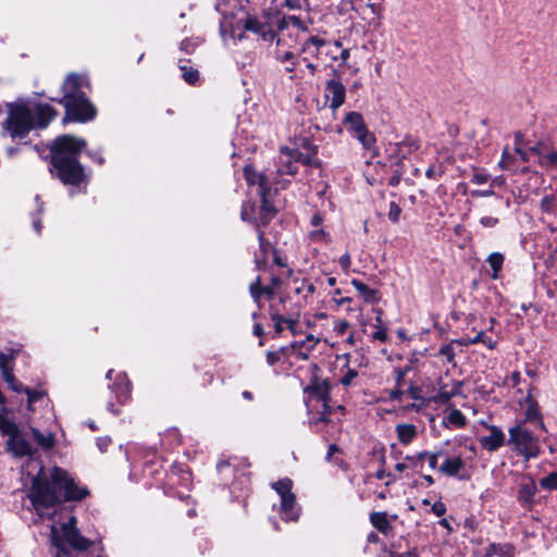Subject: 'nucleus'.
Wrapping results in <instances>:
<instances>
[{
	"label": "nucleus",
	"instance_id": "nucleus-1",
	"mask_svg": "<svg viewBox=\"0 0 557 557\" xmlns=\"http://www.w3.org/2000/svg\"><path fill=\"white\" fill-rule=\"evenodd\" d=\"M87 495L84 487H78L74 479L59 467H53L48 473L40 469L33 479L29 498L36 512L44 517L46 511L64 502L79 500Z\"/></svg>",
	"mask_w": 557,
	"mask_h": 557
},
{
	"label": "nucleus",
	"instance_id": "nucleus-2",
	"mask_svg": "<svg viewBox=\"0 0 557 557\" xmlns=\"http://www.w3.org/2000/svg\"><path fill=\"white\" fill-rule=\"evenodd\" d=\"M304 392L310 424L318 432L333 434L343 407L332 401L331 385L327 379L313 375Z\"/></svg>",
	"mask_w": 557,
	"mask_h": 557
},
{
	"label": "nucleus",
	"instance_id": "nucleus-3",
	"mask_svg": "<svg viewBox=\"0 0 557 557\" xmlns=\"http://www.w3.org/2000/svg\"><path fill=\"white\" fill-rule=\"evenodd\" d=\"M86 143L72 135L58 137L51 148L52 164L58 176L64 184L79 185L85 180V173L77 157Z\"/></svg>",
	"mask_w": 557,
	"mask_h": 557
},
{
	"label": "nucleus",
	"instance_id": "nucleus-4",
	"mask_svg": "<svg viewBox=\"0 0 557 557\" xmlns=\"http://www.w3.org/2000/svg\"><path fill=\"white\" fill-rule=\"evenodd\" d=\"M57 115V111L48 104L29 106L23 102L8 106L5 131L15 138L25 137L35 125L47 126Z\"/></svg>",
	"mask_w": 557,
	"mask_h": 557
},
{
	"label": "nucleus",
	"instance_id": "nucleus-5",
	"mask_svg": "<svg viewBox=\"0 0 557 557\" xmlns=\"http://www.w3.org/2000/svg\"><path fill=\"white\" fill-rule=\"evenodd\" d=\"M89 89L85 77L77 74H69L62 85L63 97L59 100L66 111V121L88 122L96 116V108L87 98Z\"/></svg>",
	"mask_w": 557,
	"mask_h": 557
},
{
	"label": "nucleus",
	"instance_id": "nucleus-6",
	"mask_svg": "<svg viewBox=\"0 0 557 557\" xmlns=\"http://www.w3.org/2000/svg\"><path fill=\"white\" fill-rule=\"evenodd\" d=\"M325 319L326 314L323 312L317 313L312 319L301 318L299 314L287 319L281 317V337H293L289 343L293 354L306 359L320 341V337L312 333V329L318 320Z\"/></svg>",
	"mask_w": 557,
	"mask_h": 557
},
{
	"label": "nucleus",
	"instance_id": "nucleus-7",
	"mask_svg": "<svg viewBox=\"0 0 557 557\" xmlns=\"http://www.w3.org/2000/svg\"><path fill=\"white\" fill-rule=\"evenodd\" d=\"M77 520L74 516L60 524H51V542L59 549H64L65 546H71L77 550L88 549L94 541L81 535L76 528Z\"/></svg>",
	"mask_w": 557,
	"mask_h": 557
},
{
	"label": "nucleus",
	"instance_id": "nucleus-8",
	"mask_svg": "<svg viewBox=\"0 0 557 557\" xmlns=\"http://www.w3.org/2000/svg\"><path fill=\"white\" fill-rule=\"evenodd\" d=\"M244 174L249 185H257L256 191L260 195L262 201L259 221L262 226H265L276 214L275 201L273 199L275 193L265 188L263 176L256 173L250 165L244 168Z\"/></svg>",
	"mask_w": 557,
	"mask_h": 557
},
{
	"label": "nucleus",
	"instance_id": "nucleus-9",
	"mask_svg": "<svg viewBox=\"0 0 557 557\" xmlns=\"http://www.w3.org/2000/svg\"><path fill=\"white\" fill-rule=\"evenodd\" d=\"M244 28L259 35L263 40H273L278 28V9L270 8L262 16H247Z\"/></svg>",
	"mask_w": 557,
	"mask_h": 557
},
{
	"label": "nucleus",
	"instance_id": "nucleus-10",
	"mask_svg": "<svg viewBox=\"0 0 557 557\" xmlns=\"http://www.w3.org/2000/svg\"><path fill=\"white\" fill-rule=\"evenodd\" d=\"M0 431L8 435V450L16 457L32 456L35 453L33 446L23 437L17 426L0 414Z\"/></svg>",
	"mask_w": 557,
	"mask_h": 557
},
{
	"label": "nucleus",
	"instance_id": "nucleus-11",
	"mask_svg": "<svg viewBox=\"0 0 557 557\" xmlns=\"http://www.w3.org/2000/svg\"><path fill=\"white\" fill-rule=\"evenodd\" d=\"M508 443L512 444L527 459L536 457L540 451L537 438L521 424L509 429Z\"/></svg>",
	"mask_w": 557,
	"mask_h": 557
},
{
	"label": "nucleus",
	"instance_id": "nucleus-12",
	"mask_svg": "<svg viewBox=\"0 0 557 557\" xmlns=\"http://www.w3.org/2000/svg\"><path fill=\"white\" fill-rule=\"evenodd\" d=\"M281 486V518L287 521L297 520L299 517V508L296 506L295 495L290 493L292 481L283 479Z\"/></svg>",
	"mask_w": 557,
	"mask_h": 557
},
{
	"label": "nucleus",
	"instance_id": "nucleus-13",
	"mask_svg": "<svg viewBox=\"0 0 557 557\" xmlns=\"http://www.w3.org/2000/svg\"><path fill=\"white\" fill-rule=\"evenodd\" d=\"M325 97L330 99V109L335 117L337 109L345 102L346 88L338 79H330L325 86Z\"/></svg>",
	"mask_w": 557,
	"mask_h": 557
},
{
	"label": "nucleus",
	"instance_id": "nucleus-14",
	"mask_svg": "<svg viewBox=\"0 0 557 557\" xmlns=\"http://www.w3.org/2000/svg\"><path fill=\"white\" fill-rule=\"evenodd\" d=\"M419 149V143L412 137H406L400 143L389 145V156L399 162Z\"/></svg>",
	"mask_w": 557,
	"mask_h": 557
},
{
	"label": "nucleus",
	"instance_id": "nucleus-15",
	"mask_svg": "<svg viewBox=\"0 0 557 557\" xmlns=\"http://www.w3.org/2000/svg\"><path fill=\"white\" fill-rule=\"evenodd\" d=\"M490 434L480 438L482 447L488 451H495L505 444L504 432L495 426H488Z\"/></svg>",
	"mask_w": 557,
	"mask_h": 557
},
{
	"label": "nucleus",
	"instance_id": "nucleus-16",
	"mask_svg": "<svg viewBox=\"0 0 557 557\" xmlns=\"http://www.w3.org/2000/svg\"><path fill=\"white\" fill-rule=\"evenodd\" d=\"M537 493V486L533 480L524 481L520 484L518 490V502L522 507L531 509L534 504V498Z\"/></svg>",
	"mask_w": 557,
	"mask_h": 557
},
{
	"label": "nucleus",
	"instance_id": "nucleus-17",
	"mask_svg": "<svg viewBox=\"0 0 557 557\" xmlns=\"http://www.w3.org/2000/svg\"><path fill=\"white\" fill-rule=\"evenodd\" d=\"M113 392L115 393L120 404H124L128 399L131 394V382L126 374L120 373L116 375L113 383Z\"/></svg>",
	"mask_w": 557,
	"mask_h": 557
},
{
	"label": "nucleus",
	"instance_id": "nucleus-18",
	"mask_svg": "<svg viewBox=\"0 0 557 557\" xmlns=\"http://www.w3.org/2000/svg\"><path fill=\"white\" fill-rule=\"evenodd\" d=\"M465 468V461L460 456L446 458L445 461L438 467V471L448 476H457Z\"/></svg>",
	"mask_w": 557,
	"mask_h": 557
},
{
	"label": "nucleus",
	"instance_id": "nucleus-19",
	"mask_svg": "<svg viewBox=\"0 0 557 557\" xmlns=\"http://www.w3.org/2000/svg\"><path fill=\"white\" fill-rule=\"evenodd\" d=\"M11 360L12 355L0 354V369L2 370V376L12 389L21 392V385L15 382L14 375L12 374V370L9 366Z\"/></svg>",
	"mask_w": 557,
	"mask_h": 557
},
{
	"label": "nucleus",
	"instance_id": "nucleus-20",
	"mask_svg": "<svg viewBox=\"0 0 557 557\" xmlns=\"http://www.w3.org/2000/svg\"><path fill=\"white\" fill-rule=\"evenodd\" d=\"M396 433L399 442L407 445L416 437L417 428L410 423H400L396 425Z\"/></svg>",
	"mask_w": 557,
	"mask_h": 557
},
{
	"label": "nucleus",
	"instance_id": "nucleus-21",
	"mask_svg": "<svg viewBox=\"0 0 557 557\" xmlns=\"http://www.w3.org/2000/svg\"><path fill=\"white\" fill-rule=\"evenodd\" d=\"M461 346H469L478 343H482L488 349H494L496 347V342H494L491 337L486 336V334L481 331L474 337H463L457 342Z\"/></svg>",
	"mask_w": 557,
	"mask_h": 557
},
{
	"label": "nucleus",
	"instance_id": "nucleus-22",
	"mask_svg": "<svg viewBox=\"0 0 557 557\" xmlns=\"http://www.w3.org/2000/svg\"><path fill=\"white\" fill-rule=\"evenodd\" d=\"M30 432L33 434L34 440L42 449H51L54 446V435L51 432H40L36 428H32Z\"/></svg>",
	"mask_w": 557,
	"mask_h": 557
},
{
	"label": "nucleus",
	"instance_id": "nucleus-23",
	"mask_svg": "<svg viewBox=\"0 0 557 557\" xmlns=\"http://www.w3.org/2000/svg\"><path fill=\"white\" fill-rule=\"evenodd\" d=\"M344 123L347 125V127L354 132L356 135L357 133L362 132V129L366 128L363 117L358 112H349L344 117Z\"/></svg>",
	"mask_w": 557,
	"mask_h": 557
},
{
	"label": "nucleus",
	"instance_id": "nucleus-24",
	"mask_svg": "<svg viewBox=\"0 0 557 557\" xmlns=\"http://www.w3.org/2000/svg\"><path fill=\"white\" fill-rule=\"evenodd\" d=\"M459 393H460V384L459 383H455L450 386L443 385V386H441L438 393L434 397V400L437 403L445 404Z\"/></svg>",
	"mask_w": 557,
	"mask_h": 557
},
{
	"label": "nucleus",
	"instance_id": "nucleus-25",
	"mask_svg": "<svg viewBox=\"0 0 557 557\" xmlns=\"http://www.w3.org/2000/svg\"><path fill=\"white\" fill-rule=\"evenodd\" d=\"M370 520L373 527L383 533H388L389 530L392 529V525L385 512H373L370 516Z\"/></svg>",
	"mask_w": 557,
	"mask_h": 557
},
{
	"label": "nucleus",
	"instance_id": "nucleus-26",
	"mask_svg": "<svg viewBox=\"0 0 557 557\" xmlns=\"http://www.w3.org/2000/svg\"><path fill=\"white\" fill-rule=\"evenodd\" d=\"M352 285L360 293V295L363 297L366 301L375 302L377 300L376 292L370 288L364 283L354 280Z\"/></svg>",
	"mask_w": 557,
	"mask_h": 557
},
{
	"label": "nucleus",
	"instance_id": "nucleus-27",
	"mask_svg": "<svg viewBox=\"0 0 557 557\" xmlns=\"http://www.w3.org/2000/svg\"><path fill=\"white\" fill-rule=\"evenodd\" d=\"M487 263L493 269L492 277L496 280L504 263V256L499 252H493L487 257Z\"/></svg>",
	"mask_w": 557,
	"mask_h": 557
},
{
	"label": "nucleus",
	"instance_id": "nucleus-28",
	"mask_svg": "<svg viewBox=\"0 0 557 557\" xmlns=\"http://www.w3.org/2000/svg\"><path fill=\"white\" fill-rule=\"evenodd\" d=\"M367 9L371 12L373 17L369 21V24L377 28L381 26L383 8L377 3H368Z\"/></svg>",
	"mask_w": 557,
	"mask_h": 557
},
{
	"label": "nucleus",
	"instance_id": "nucleus-29",
	"mask_svg": "<svg viewBox=\"0 0 557 557\" xmlns=\"http://www.w3.org/2000/svg\"><path fill=\"white\" fill-rule=\"evenodd\" d=\"M445 423L455 426H463L466 424V418L460 410L454 409L445 417Z\"/></svg>",
	"mask_w": 557,
	"mask_h": 557
},
{
	"label": "nucleus",
	"instance_id": "nucleus-30",
	"mask_svg": "<svg viewBox=\"0 0 557 557\" xmlns=\"http://www.w3.org/2000/svg\"><path fill=\"white\" fill-rule=\"evenodd\" d=\"M524 404L527 406L525 417L528 420H535L539 418V410L536 403L532 399L531 394L529 393L524 397Z\"/></svg>",
	"mask_w": 557,
	"mask_h": 557
},
{
	"label": "nucleus",
	"instance_id": "nucleus-31",
	"mask_svg": "<svg viewBox=\"0 0 557 557\" xmlns=\"http://www.w3.org/2000/svg\"><path fill=\"white\" fill-rule=\"evenodd\" d=\"M442 456V451L438 450V451H434V453H429V451H422V453H419L417 458L419 460H422V459H426L428 460V463H429V467L432 469V470H435L437 469L438 470V467H437V459L438 457Z\"/></svg>",
	"mask_w": 557,
	"mask_h": 557
},
{
	"label": "nucleus",
	"instance_id": "nucleus-32",
	"mask_svg": "<svg viewBox=\"0 0 557 557\" xmlns=\"http://www.w3.org/2000/svg\"><path fill=\"white\" fill-rule=\"evenodd\" d=\"M304 287H307L309 292H312L313 287L311 284H307L304 281L299 282L298 280H294L293 282L285 283V292L290 293L294 292L299 294Z\"/></svg>",
	"mask_w": 557,
	"mask_h": 557
},
{
	"label": "nucleus",
	"instance_id": "nucleus-33",
	"mask_svg": "<svg viewBox=\"0 0 557 557\" xmlns=\"http://www.w3.org/2000/svg\"><path fill=\"white\" fill-rule=\"evenodd\" d=\"M180 69L183 73V78L186 83L195 84L198 81L199 73L196 69L187 65H180Z\"/></svg>",
	"mask_w": 557,
	"mask_h": 557
},
{
	"label": "nucleus",
	"instance_id": "nucleus-34",
	"mask_svg": "<svg viewBox=\"0 0 557 557\" xmlns=\"http://www.w3.org/2000/svg\"><path fill=\"white\" fill-rule=\"evenodd\" d=\"M539 161L543 166L557 169V151L541 154Z\"/></svg>",
	"mask_w": 557,
	"mask_h": 557
},
{
	"label": "nucleus",
	"instance_id": "nucleus-35",
	"mask_svg": "<svg viewBox=\"0 0 557 557\" xmlns=\"http://www.w3.org/2000/svg\"><path fill=\"white\" fill-rule=\"evenodd\" d=\"M355 136L366 149H371L373 147L375 139L373 135L368 132L367 127L362 129V132L357 133Z\"/></svg>",
	"mask_w": 557,
	"mask_h": 557
},
{
	"label": "nucleus",
	"instance_id": "nucleus-36",
	"mask_svg": "<svg viewBox=\"0 0 557 557\" xmlns=\"http://www.w3.org/2000/svg\"><path fill=\"white\" fill-rule=\"evenodd\" d=\"M309 237L311 240L319 242V243H327L330 239L329 233H326L321 227H313V230L310 231V233H309Z\"/></svg>",
	"mask_w": 557,
	"mask_h": 557
},
{
	"label": "nucleus",
	"instance_id": "nucleus-37",
	"mask_svg": "<svg viewBox=\"0 0 557 557\" xmlns=\"http://www.w3.org/2000/svg\"><path fill=\"white\" fill-rule=\"evenodd\" d=\"M540 485L546 490L557 488V473L553 472L549 475L541 479Z\"/></svg>",
	"mask_w": 557,
	"mask_h": 557
},
{
	"label": "nucleus",
	"instance_id": "nucleus-38",
	"mask_svg": "<svg viewBox=\"0 0 557 557\" xmlns=\"http://www.w3.org/2000/svg\"><path fill=\"white\" fill-rule=\"evenodd\" d=\"M259 278L252 283L250 285V293H251V296L255 298V299H259L260 295L261 294H267V295H272L273 294V288H265V289H259Z\"/></svg>",
	"mask_w": 557,
	"mask_h": 557
},
{
	"label": "nucleus",
	"instance_id": "nucleus-39",
	"mask_svg": "<svg viewBox=\"0 0 557 557\" xmlns=\"http://www.w3.org/2000/svg\"><path fill=\"white\" fill-rule=\"evenodd\" d=\"M400 213H401L400 207L396 202L392 201L389 203V209H388V219L392 222L396 223L399 220Z\"/></svg>",
	"mask_w": 557,
	"mask_h": 557
},
{
	"label": "nucleus",
	"instance_id": "nucleus-40",
	"mask_svg": "<svg viewBox=\"0 0 557 557\" xmlns=\"http://www.w3.org/2000/svg\"><path fill=\"white\" fill-rule=\"evenodd\" d=\"M358 372L355 369H348L346 373L339 380L341 384L344 386H349L352 381L357 377Z\"/></svg>",
	"mask_w": 557,
	"mask_h": 557
},
{
	"label": "nucleus",
	"instance_id": "nucleus-41",
	"mask_svg": "<svg viewBox=\"0 0 557 557\" xmlns=\"http://www.w3.org/2000/svg\"><path fill=\"white\" fill-rule=\"evenodd\" d=\"M438 354L446 358L447 361H453L455 357L454 343L443 346Z\"/></svg>",
	"mask_w": 557,
	"mask_h": 557
},
{
	"label": "nucleus",
	"instance_id": "nucleus-42",
	"mask_svg": "<svg viewBox=\"0 0 557 557\" xmlns=\"http://www.w3.org/2000/svg\"><path fill=\"white\" fill-rule=\"evenodd\" d=\"M499 223L497 216L484 215L480 219V224L486 228H493Z\"/></svg>",
	"mask_w": 557,
	"mask_h": 557
},
{
	"label": "nucleus",
	"instance_id": "nucleus-43",
	"mask_svg": "<svg viewBox=\"0 0 557 557\" xmlns=\"http://www.w3.org/2000/svg\"><path fill=\"white\" fill-rule=\"evenodd\" d=\"M289 24H293V25L299 27L301 22H300V18L296 15L284 16L283 18H281V29L286 27Z\"/></svg>",
	"mask_w": 557,
	"mask_h": 557
},
{
	"label": "nucleus",
	"instance_id": "nucleus-44",
	"mask_svg": "<svg viewBox=\"0 0 557 557\" xmlns=\"http://www.w3.org/2000/svg\"><path fill=\"white\" fill-rule=\"evenodd\" d=\"M513 159H515V157L512 154H510L507 150H505L503 153L502 160L499 161V165L506 170L510 169Z\"/></svg>",
	"mask_w": 557,
	"mask_h": 557
},
{
	"label": "nucleus",
	"instance_id": "nucleus-45",
	"mask_svg": "<svg viewBox=\"0 0 557 557\" xmlns=\"http://www.w3.org/2000/svg\"><path fill=\"white\" fill-rule=\"evenodd\" d=\"M349 327V323L346 321V320H338V321H335V324H334V331L339 334V335H343L346 333V331L348 330Z\"/></svg>",
	"mask_w": 557,
	"mask_h": 557
},
{
	"label": "nucleus",
	"instance_id": "nucleus-46",
	"mask_svg": "<svg viewBox=\"0 0 557 557\" xmlns=\"http://www.w3.org/2000/svg\"><path fill=\"white\" fill-rule=\"evenodd\" d=\"M471 181L476 185H482L488 181V175L484 172H475Z\"/></svg>",
	"mask_w": 557,
	"mask_h": 557
},
{
	"label": "nucleus",
	"instance_id": "nucleus-47",
	"mask_svg": "<svg viewBox=\"0 0 557 557\" xmlns=\"http://www.w3.org/2000/svg\"><path fill=\"white\" fill-rule=\"evenodd\" d=\"M372 337L380 342H385L387 338L386 329L384 326L376 327V331L372 334Z\"/></svg>",
	"mask_w": 557,
	"mask_h": 557
},
{
	"label": "nucleus",
	"instance_id": "nucleus-48",
	"mask_svg": "<svg viewBox=\"0 0 557 557\" xmlns=\"http://www.w3.org/2000/svg\"><path fill=\"white\" fill-rule=\"evenodd\" d=\"M515 152L519 156L520 160L525 162L529 160V153H535L536 150L534 148H531L530 151H523L518 145L515 148Z\"/></svg>",
	"mask_w": 557,
	"mask_h": 557
},
{
	"label": "nucleus",
	"instance_id": "nucleus-49",
	"mask_svg": "<svg viewBox=\"0 0 557 557\" xmlns=\"http://www.w3.org/2000/svg\"><path fill=\"white\" fill-rule=\"evenodd\" d=\"M432 511L435 516L442 517L446 512V506L442 502H436L432 506Z\"/></svg>",
	"mask_w": 557,
	"mask_h": 557
},
{
	"label": "nucleus",
	"instance_id": "nucleus-50",
	"mask_svg": "<svg viewBox=\"0 0 557 557\" xmlns=\"http://www.w3.org/2000/svg\"><path fill=\"white\" fill-rule=\"evenodd\" d=\"M555 199H557V191H556V193H555V195H554V196H552V197H548V196H547V197H544V198L542 199V201H541V207H542V209H544V210H546V211L550 210L552 203H553V201H554Z\"/></svg>",
	"mask_w": 557,
	"mask_h": 557
},
{
	"label": "nucleus",
	"instance_id": "nucleus-51",
	"mask_svg": "<svg viewBox=\"0 0 557 557\" xmlns=\"http://www.w3.org/2000/svg\"><path fill=\"white\" fill-rule=\"evenodd\" d=\"M302 4L304 0H285V5L290 10H300Z\"/></svg>",
	"mask_w": 557,
	"mask_h": 557
},
{
	"label": "nucleus",
	"instance_id": "nucleus-52",
	"mask_svg": "<svg viewBox=\"0 0 557 557\" xmlns=\"http://www.w3.org/2000/svg\"><path fill=\"white\" fill-rule=\"evenodd\" d=\"M25 392L28 395V404L29 405L34 404L42 396V394L40 392L29 391L28 388H26Z\"/></svg>",
	"mask_w": 557,
	"mask_h": 557
},
{
	"label": "nucleus",
	"instance_id": "nucleus-53",
	"mask_svg": "<svg viewBox=\"0 0 557 557\" xmlns=\"http://www.w3.org/2000/svg\"><path fill=\"white\" fill-rule=\"evenodd\" d=\"M258 236H259L260 247H261L262 250H265L267 246L271 247V243L265 237V234H264L263 231L259 230Z\"/></svg>",
	"mask_w": 557,
	"mask_h": 557
},
{
	"label": "nucleus",
	"instance_id": "nucleus-54",
	"mask_svg": "<svg viewBox=\"0 0 557 557\" xmlns=\"http://www.w3.org/2000/svg\"><path fill=\"white\" fill-rule=\"evenodd\" d=\"M322 222L323 218L320 213H315L310 221L312 227H320Z\"/></svg>",
	"mask_w": 557,
	"mask_h": 557
},
{
	"label": "nucleus",
	"instance_id": "nucleus-55",
	"mask_svg": "<svg viewBox=\"0 0 557 557\" xmlns=\"http://www.w3.org/2000/svg\"><path fill=\"white\" fill-rule=\"evenodd\" d=\"M252 208L249 205H244L242 209V219L249 220L251 216Z\"/></svg>",
	"mask_w": 557,
	"mask_h": 557
},
{
	"label": "nucleus",
	"instance_id": "nucleus-56",
	"mask_svg": "<svg viewBox=\"0 0 557 557\" xmlns=\"http://www.w3.org/2000/svg\"><path fill=\"white\" fill-rule=\"evenodd\" d=\"M409 371V368L408 367H405V368H399L396 370V380H397V384L400 383L401 380H404V377L406 376V374L408 373Z\"/></svg>",
	"mask_w": 557,
	"mask_h": 557
},
{
	"label": "nucleus",
	"instance_id": "nucleus-57",
	"mask_svg": "<svg viewBox=\"0 0 557 557\" xmlns=\"http://www.w3.org/2000/svg\"><path fill=\"white\" fill-rule=\"evenodd\" d=\"M339 264L342 265L343 269L347 270L350 265V257L348 253H345L343 255L341 258H339Z\"/></svg>",
	"mask_w": 557,
	"mask_h": 557
},
{
	"label": "nucleus",
	"instance_id": "nucleus-58",
	"mask_svg": "<svg viewBox=\"0 0 557 557\" xmlns=\"http://www.w3.org/2000/svg\"><path fill=\"white\" fill-rule=\"evenodd\" d=\"M492 195H494V191L492 189L472 191L473 197H487Z\"/></svg>",
	"mask_w": 557,
	"mask_h": 557
},
{
	"label": "nucleus",
	"instance_id": "nucleus-59",
	"mask_svg": "<svg viewBox=\"0 0 557 557\" xmlns=\"http://www.w3.org/2000/svg\"><path fill=\"white\" fill-rule=\"evenodd\" d=\"M401 395H403V391L398 387H396L389 392V398L393 400H400Z\"/></svg>",
	"mask_w": 557,
	"mask_h": 557
},
{
	"label": "nucleus",
	"instance_id": "nucleus-60",
	"mask_svg": "<svg viewBox=\"0 0 557 557\" xmlns=\"http://www.w3.org/2000/svg\"><path fill=\"white\" fill-rule=\"evenodd\" d=\"M373 311H374V312H375V314H376V317H375V324H374V326H375V327L383 326V322H382V314H383V312H382V310H381V309H379V308H376V309H374Z\"/></svg>",
	"mask_w": 557,
	"mask_h": 557
},
{
	"label": "nucleus",
	"instance_id": "nucleus-61",
	"mask_svg": "<svg viewBox=\"0 0 557 557\" xmlns=\"http://www.w3.org/2000/svg\"><path fill=\"white\" fill-rule=\"evenodd\" d=\"M283 172H284V171L281 169V174H282ZM285 172H286V173H288V174H294V173H296V172H297V165H296L295 163H293V162H288V163L286 164V171H285Z\"/></svg>",
	"mask_w": 557,
	"mask_h": 557
},
{
	"label": "nucleus",
	"instance_id": "nucleus-62",
	"mask_svg": "<svg viewBox=\"0 0 557 557\" xmlns=\"http://www.w3.org/2000/svg\"><path fill=\"white\" fill-rule=\"evenodd\" d=\"M510 382L512 384V386H516L520 383L521 381V375L519 372H513L511 375H510Z\"/></svg>",
	"mask_w": 557,
	"mask_h": 557
},
{
	"label": "nucleus",
	"instance_id": "nucleus-63",
	"mask_svg": "<svg viewBox=\"0 0 557 557\" xmlns=\"http://www.w3.org/2000/svg\"><path fill=\"white\" fill-rule=\"evenodd\" d=\"M267 360L269 364H273L276 361V354L273 351H269L267 355Z\"/></svg>",
	"mask_w": 557,
	"mask_h": 557
},
{
	"label": "nucleus",
	"instance_id": "nucleus-64",
	"mask_svg": "<svg viewBox=\"0 0 557 557\" xmlns=\"http://www.w3.org/2000/svg\"><path fill=\"white\" fill-rule=\"evenodd\" d=\"M311 44L314 45L315 47H320V46H323L324 45V40L321 39V38H318V37H312L310 39Z\"/></svg>",
	"mask_w": 557,
	"mask_h": 557
}]
</instances>
